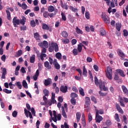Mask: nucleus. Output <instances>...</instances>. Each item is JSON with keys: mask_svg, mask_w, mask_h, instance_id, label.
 Returning a JSON list of instances; mask_svg holds the SVG:
<instances>
[{"mask_svg": "<svg viewBox=\"0 0 128 128\" xmlns=\"http://www.w3.org/2000/svg\"><path fill=\"white\" fill-rule=\"evenodd\" d=\"M106 74L108 80H112V67L110 66L106 67Z\"/></svg>", "mask_w": 128, "mask_h": 128, "instance_id": "obj_1", "label": "nucleus"}, {"mask_svg": "<svg viewBox=\"0 0 128 128\" xmlns=\"http://www.w3.org/2000/svg\"><path fill=\"white\" fill-rule=\"evenodd\" d=\"M54 50L56 52H58V45L56 43H52L51 45L49 46L48 52H52Z\"/></svg>", "mask_w": 128, "mask_h": 128, "instance_id": "obj_2", "label": "nucleus"}, {"mask_svg": "<svg viewBox=\"0 0 128 128\" xmlns=\"http://www.w3.org/2000/svg\"><path fill=\"white\" fill-rule=\"evenodd\" d=\"M95 110H96V122H98V124H100V122H102L104 118L102 116L98 115V109L96 108V107H95Z\"/></svg>", "mask_w": 128, "mask_h": 128, "instance_id": "obj_3", "label": "nucleus"}, {"mask_svg": "<svg viewBox=\"0 0 128 128\" xmlns=\"http://www.w3.org/2000/svg\"><path fill=\"white\" fill-rule=\"evenodd\" d=\"M98 84H99V88L100 90H102L104 92H106V90H108V88L106 87V82L100 80Z\"/></svg>", "mask_w": 128, "mask_h": 128, "instance_id": "obj_4", "label": "nucleus"}, {"mask_svg": "<svg viewBox=\"0 0 128 128\" xmlns=\"http://www.w3.org/2000/svg\"><path fill=\"white\" fill-rule=\"evenodd\" d=\"M20 20L18 19V16H14L12 19V24L14 28H16L17 25L20 24Z\"/></svg>", "mask_w": 128, "mask_h": 128, "instance_id": "obj_5", "label": "nucleus"}, {"mask_svg": "<svg viewBox=\"0 0 128 128\" xmlns=\"http://www.w3.org/2000/svg\"><path fill=\"white\" fill-rule=\"evenodd\" d=\"M38 46L40 48H48V42H47L46 40H44L43 42H41L38 44Z\"/></svg>", "mask_w": 128, "mask_h": 128, "instance_id": "obj_6", "label": "nucleus"}, {"mask_svg": "<svg viewBox=\"0 0 128 128\" xmlns=\"http://www.w3.org/2000/svg\"><path fill=\"white\" fill-rule=\"evenodd\" d=\"M52 82V80L50 78H48L44 80V84L45 86H50Z\"/></svg>", "mask_w": 128, "mask_h": 128, "instance_id": "obj_7", "label": "nucleus"}, {"mask_svg": "<svg viewBox=\"0 0 128 128\" xmlns=\"http://www.w3.org/2000/svg\"><path fill=\"white\" fill-rule=\"evenodd\" d=\"M115 106H116V108L118 112H120V114H124V110L120 108V104L116 103L115 104Z\"/></svg>", "mask_w": 128, "mask_h": 128, "instance_id": "obj_8", "label": "nucleus"}, {"mask_svg": "<svg viewBox=\"0 0 128 128\" xmlns=\"http://www.w3.org/2000/svg\"><path fill=\"white\" fill-rule=\"evenodd\" d=\"M60 92H63V94H66V92H68V86H62L60 88Z\"/></svg>", "mask_w": 128, "mask_h": 128, "instance_id": "obj_9", "label": "nucleus"}, {"mask_svg": "<svg viewBox=\"0 0 128 128\" xmlns=\"http://www.w3.org/2000/svg\"><path fill=\"white\" fill-rule=\"evenodd\" d=\"M102 20H104L106 24H110V18L106 15H102Z\"/></svg>", "mask_w": 128, "mask_h": 128, "instance_id": "obj_10", "label": "nucleus"}, {"mask_svg": "<svg viewBox=\"0 0 128 128\" xmlns=\"http://www.w3.org/2000/svg\"><path fill=\"white\" fill-rule=\"evenodd\" d=\"M34 36L37 42H40V35L36 32L34 34Z\"/></svg>", "mask_w": 128, "mask_h": 128, "instance_id": "obj_11", "label": "nucleus"}, {"mask_svg": "<svg viewBox=\"0 0 128 128\" xmlns=\"http://www.w3.org/2000/svg\"><path fill=\"white\" fill-rule=\"evenodd\" d=\"M2 70V76L1 78L4 79L6 78V68H1Z\"/></svg>", "mask_w": 128, "mask_h": 128, "instance_id": "obj_12", "label": "nucleus"}, {"mask_svg": "<svg viewBox=\"0 0 128 128\" xmlns=\"http://www.w3.org/2000/svg\"><path fill=\"white\" fill-rule=\"evenodd\" d=\"M122 90L123 92L124 93V94H126V96H128V90L126 86L124 85L122 86Z\"/></svg>", "mask_w": 128, "mask_h": 128, "instance_id": "obj_13", "label": "nucleus"}, {"mask_svg": "<svg viewBox=\"0 0 128 128\" xmlns=\"http://www.w3.org/2000/svg\"><path fill=\"white\" fill-rule=\"evenodd\" d=\"M38 76H40V70H37L35 74L33 76L34 80H38Z\"/></svg>", "mask_w": 128, "mask_h": 128, "instance_id": "obj_14", "label": "nucleus"}, {"mask_svg": "<svg viewBox=\"0 0 128 128\" xmlns=\"http://www.w3.org/2000/svg\"><path fill=\"white\" fill-rule=\"evenodd\" d=\"M44 66L48 70H52V66L50 65V62L48 61L44 62Z\"/></svg>", "mask_w": 128, "mask_h": 128, "instance_id": "obj_15", "label": "nucleus"}, {"mask_svg": "<svg viewBox=\"0 0 128 128\" xmlns=\"http://www.w3.org/2000/svg\"><path fill=\"white\" fill-rule=\"evenodd\" d=\"M116 72H118V74H120V76L122 78H124V76H126V74H124V71H122V70L120 69H117L116 70Z\"/></svg>", "mask_w": 128, "mask_h": 128, "instance_id": "obj_16", "label": "nucleus"}, {"mask_svg": "<svg viewBox=\"0 0 128 128\" xmlns=\"http://www.w3.org/2000/svg\"><path fill=\"white\" fill-rule=\"evenodd\" d=\"M85 104H87L88 106L90 104V97L86 96L85 98Z\"/></svg>", "mask_w": 128, "mask_h": 128, "instance_id": "obj_17", "label": "nucleus"}, {"mask_svg": "<svg viewBox=\"0 0 128 128\" xmlns=\"http://www.w3.org/2000/svg\"><path fill=\"white\" fill-rule=\"evenodd\" d=\"M26 18L24 16H23L22 19L20 20V24H22V26H24V24H26Z\"/></svg>", "mask_w": 128, "mask_h": 128, "instance_id": "obj_18", "label": "nucleus"}, {"mask_svg": "<svg viewBox=\"0 0 128 128\" xmlns=\"http://www.w3.org/2000/svg\"><path fill=\"white\" fill-rule=\"evenodd\" d=\"M76 34H82L84 33L82 32V30L80 28H78V26H76Z\"/></svg>", "mask_w": 128, "mask_h": 128, "instance_id": "obj_19", "label": "nucleus"}, {"mask_svg": "<svg viewBox=\"0 0 128 128\" xmlns=\"http://www.w3.org/2000/svg\"><path fill=\"white\" fill-rule=\"evenodd\" d=\"M80 116H82V114H80V112H78L76 114V120L78 122L80 120Z\"/></svg>", "mask_w": 128, "mask_h": 128, "instance_id": "obj_20", "label": "nucleus"}, {"mask_svg": "<svg viewBox=\"0 0 128 128\" xmlns=\"http://www.w3.org/2000/svg\"><path fill=\"white\" fill-rule=\"evenodd\" d=\"M42 30H50V27H48V24H46L44 23H43L42 24Z\"/></svg>", "mask_w": 128, "mask_h": 128, "instance_id": "obj_21", "label": "nucleus"}, {"mask_svg": "<svg viewBox=\"0 0 128 128\" xmlns=\"http://www.w3.org/2000/svg\"><path fill=\"white\" fill-rule=\"evenodd\" d=\"M62 116H63L64 118H68V116H66V111H64V108L63 106L62 107Z\"/></svg>", "mask_w": 128, "mask_h": 128, "instance_id": "obj_22", "label": "nucleus"}, {"mask_svg": "<svg viewBox=\"0 0 128 128\" xmlns=\"http://www.w3.org/2000/svg\"><path fill=\"white\" fill-rule=\"evenodd\" d=\"M88 74V70H86V66H83V71H82V74L85 78H86Z\"/></svg>", "mask_w": 128, "mask_h": 128, "instance_id": "obj_23", "label": "nucleus"}, {"mask_svg": "<svg viewBox=\"0 0 128 128\" xmlns=\"http://www.w3.org/2000/svg\"><path fill=\"white\" fill-rule=\"evenodd\" d=\"M48 10L49 12H52L54 11V7L52 6H48Z\"/></svg>", "mask_w": 128, "mask_h": 128, "instance_id": "obj_24", "label": "nucleus"}, {"mask_svg": "<svg viewBox=\"0 0 128 128\" xmlns=\"http://www.w3.org/2000/svg\"><path fill=\"white\" fill-rule=\"evenodd\" d=\"M35 61H36V55L33 54V55L30 58V62L31 64H34Z\"/></svg>", "mask_w": 128, "mask_h": 128, "instance_id": "obj_25", "label": "nucleus"}, {"mask_svg": "<svg viewBox=\"0 0 128 128\" xmlns=\"http://www.w3.org/2000/svg\"><path fill=\"white\" fill-rule=\"evenodd\" d=\"M43 94H44L45 96H48L50 94V91H48V89L45 88L43 90Z\"/></svg>", "mask_w": 128, "mask_h": 128, "instance_id": "obj_26", "label": "nucleus"}, {"mask_svg": "<svg viewBox=\"0 0 128 128\" xmlns=\"http://www.w3.org/2000/svg\"><path fill=\"white\" fill-rule=\"evenodd\" d=\"M61 35L63 38H68V34L67 33L66 31H63L61 32Z\"/></svg>", "mask_w": 128, "mask_h": 128, "instance_id": "obj_27", "label": "nucleus"}, {"mask_svg": "<svg viewBox=\"0 0 128 128\" xmlns=\"http://www.w3.org/2000/svg\"><path fill=\"white\" fill-rule=\"evenodd\" d=\"M79 92L82 96H84V88H79Z\"/></svg>", "mask_w": 128, "mask_h": 128, "instance_id": "obj_28", "label": "nucleus"}, {"mask_svg": "<svg viewBox=\"0 0 128 128\" xmlns=\"http://www.w3.org/2000/svg\"><path fill=\"white\" fill-rule=\"evenodd\" d=\"M119 102H120V106H122L123 108H124L126 106V105H124V99L122 98H120V100H119Z\"/></svg>", "mask_w": 128, "mask_h": 128, "instance_id": "obj_29", "label": "nucleus"}, {"mask_svg": "<svg viewBox=\"0 0 128 128\" xmlns=\"http://www.w3.org/2000/svg\"><path fill=\"white\" fill-rule=\"evenodd\" d=\"M56 57L58 58V60H62V54H60V52L56 53Z\"/></svg>", "mask_w": 128, "mask_h": 128, "instance_id": "obj_30", "label": "nucleus"}, {"mask_svg": "<svg viewBox=\"0 0 128 128\" xmlns=\"http://www.w3.org/2000/svg\"><path fill=\"white\" fill-rule=\"evenodd\" d=\"M15 84L16 86H18L19 90H22V84L20 82H16Z\"/></svg>", "mask_w": 128, "mask_h": 128, "instance_id": "obj_31", "label": "nucleus"}, {"mask_svg": "<svg viewBox=\"0 0 128 128\" xmlns=\"http://www.w3.org/2000/svg\"><path fill=\"white\" fill-rule=\"evenodd\" d=\"M6 13L7 16V18L8 20H10V12L8 11V10H6Z\"/></svg>", "mask_w": 128, "mask_h": 128, "instance_id": "obj_32", "label": "nucleus"}, {"mask_svg": "<svg viewBox=\"0 0 128 128\" xmlns=\"http://www.w3.org/2000/svg\"><path fill=\"white\" fill-rule=\"evenodd\" d=\"M22 84L24 88H28V83L25 80L22 81Z\"/></svg>", "mask_w": 128, "mask_h": 128, "instance_id": "obj_33", "label": "nucleus"}, {"mask_svg": "<svg viewBox=\"0 0 128 128\" xmlns=\"http://www.w3.org/2000/svg\"><path fill=\"white\" fill-rule=\"evenodd\" d=\"M100 35L102 36H104L106 35V30H104V28H100Z\"/></svg>", "mask_w": 128, "mask_h": 128, "instance_id": "obj_34", "label": "nucleus"}, {"mask_svg": "<svg viewBox=\"0 0 128 128\" xmlns=\"http://www.w3.org/2000/svg\"><path fill=\"white\" fill-rule=\"evenodd\" d=\"M114 118L116 120V122H120V116H118V113H116L115 114Z\"/></svg>", "mask_w": 128, "mask_h": 128, "instance_id": "obj_35", "label": "nucleus"}, {"mask_svg": "<svg viewBox=\"0 0 128 128\" xmlns=\"http://www.w3.org/2000/svg\"><path fill=\"white\" fill-rule=\"evenodd\" d=\"M69 8L70 10H72V12H78V8H76L72 6H70Z\"/></svg>", "mask_w": 128, "mask_h": 128, "instance_id": "obj_36", "label": "nucleus"}, {"mask_svg": "<svg viewBox=\"0 0 128 128\" xmlns=\"http://www.w3.org/2000/svg\"><path fill=\"white\" fill-rule=\"evenodd\" d=\"M120 28H122V25L119 23L116 24V28L118 32H120Z\"/></svg>", "mask_w": 128, "mask_h": 128, "instance_id": "obj_37", "label": "nucleus"}, {"mask_svg": "<svg viewBox=\"0 0 128 128\" xmlns=\"http://www.w3.org/2000/svg\"><path fill=\"white\" fill-rule=\"evenodd\" d=\"M61 16L62 20H64V22H66V14L64 12H62Z\"/></svg>", "mask_w": 128, "mask_h": 128, "instance_id": "obj_38", "label": "nucleus"}, {"mask_svg": "<svg viewBox=\"0 0 128 128\" xmlns=\"http://www.w3.org/2000/svg\"><path fill=\"white\" fill-rule=\"evenodd\" d=\"M118 56H120V58H124V52H122V50H120L118 51Z\"/></svg>", "mask_w": 128, "mask_h": 128, "instance_id": "obj_39", "label": "nucleus"}, {"mask_svg": "<svg viewBox=\"0 0 128 128\" xmlns=\"http://www.w3.org/2000/svg\"><path fill=\"white\" fill-rule=\"evenodd\" d=\"M106 124L107 126H110L112 124V121L110 120H107L106 122Z\"/></svg>", "mask_w": 128, "mask_h": 128, "instance_id": "obj_40", "label": "nucleus"}, {"mask_svg": "<svg viewBox=\"0 0 128 128\" xmlns=\"http://www.w3.org/2000/svg\"><path fill=\"white\" fill-rule=\"evenodd\" d=\"M78 52H82V45H78Z\"/></svg>", "mask_w": 128, "mask_h": 128, "instance_id": "obj_41", "label": "nucleus"}, {"mask_svg": "<svg viewBox=\"0 0 128 128\" xmlns=\"http://www.w3.org/2000/svg\"><path fill=\"white\" fill-rule=\"evenodd\" d=\"M114 79L115 80H120V76H118V72L114 73Z\"/></svg>", "mask_w": 128, "mask_h": 128, "instance_id": "obj_42", "label": "nucleus"}, {"mask_svg": "<svg viewBox=\"0 0 128 128\" xmlns=\"http://www.w3.org/2000/svg\"><path fill=\"white\" fill-rule=\"evenodd\" d=\"M72 98H78V94L76 92H72L70 94Z\"/></svg>", "mask_w": 128, "mask_h": 128, "instance_id": "obj_43", "label": "nucleus"}, {"mask_svg": "<svg viewBox=\"0 0 128 128\" xmlns=\"http://www.w3.org/2000/svg\"><path fill=\"white\" fill-rule=\"evenodd\" d=\"M72 53L74 54V56H78V49L74 48L72 50Z\"/></svg>", "mask_w": 128, "mask_h": 128, "instance_id": "obj_44", "label": "nucleus"}, {"mask_svg": "<svg viewBox=\"0 0 128 128\" xmlns=\"http://www.w3.org/2000/svg\"><path fill=\"white\" fill-rule=\"evenodd\" d=\"M88 120L89 122H90L92 120V114L89 113L88 116Z\"/></svg>", "mask_w": 128, "mask_h": 128, "instance_id": "obj_45", "label": "nucleus"}, {"mask_svg": "<svg viewBox=\"0 0 128 128\" xmlns=\"http://www.w3.org/2000/svg\"><path fill=\"white\" fill-rule=\"evenodd\" d=\"M54 65L56 70H60V64H58V63H56L55 64H54Z\"/></svg>", "mask_w": 128, "mask_h": 128, "instance_id": "obj_46", "label": "nucleus"}, {"mask_svg": "<svg viewBox=\"0 0 128 128\" xmlns=\"http://www.w3.org/2000/svg\"><path fill=\"white\" fill-rule=\"evenodd\" d=\"M24 114L26 118H28V114H30V111L28 110L26 108L24 109Z\"/></svg>", "mask_w": 128, "mask_h": 128, "instance_id": "obj_47", "label": "nucleus"}, {"mask_svg": "<svg viewBox=\"0 0 128 128\" xmlns=\"http://www.w3.org/2000/svg\"><path fill=\"white\" fill-rule=\"evenodd\" d=\"M43 16L44 18H48L50 16V14H48V12L45 11L43 14Z\"/></svg>", "mask_w": 128, "mask_h": 128, "instance_id": "obj_48", "label": "nucleus"}, {"mask_svg": "<svg viewBox=\"0 0 128 128\" xmlns=\"http://www.w3.org/2000/svg\"><path fill=\"white\" fill-rule=\"evenodd\" d=\"M34 50L36 52V54L37 56H40V51L38 50L36 48L34 47Z\"/></svg>", "mask_w": 128, "mask_h": 128, "instance_id": "obj_49", "label": "nucleus"}, {"mask_svg": "<svg viewBox=\"0 0 128 128\" xmlns=\"http://www.w3.org/2000/svg\"><path fill=\"white\" fill-rule=\"evenodd\" d=\"M70 102H71L72 104H73V106H76V99L72 98L70 100Z\"/></svg>", "mask_w": 128, "mask_h": 128, "instance_id": "obj_50", "label": "nucleus"}, {"mask_svg": "<svg viewBox=\"0 0 128 128\" xmlns=\"http://www.w3.org/2000/svg\"><path fill=\"white\" fill-rule=\"evenodd\" d=\"M22 50H19L16 52V56H17L18 58V56H22Z\"/></svg>", "mask_w": 128, "mask_h": 128, "instance_id": "obj_51", "label": "nucleus"}, {"mask_svg": "<svg viewBox=\"0 0 128 128\" xmlns=\"http://www.w3.org/2000/svg\"><path fill=\"white\" fill-rule=\"evenodd\" d=\"M62 42H63V44H68V42H70V40L66 38L65 40H62Z\"/></svg>", "mask_w": 128, "mask_h": 128, "instance_id": "obj_52", "label": "nucleus"}, {"mask_svg": "<svg viewBox=\"0 0 128 128\" xmlns=\"http://www.w3.org/2000/svg\"><path fill=\"white\" fill-rule=\"evenodd\" d=\"M12 116L13 118H16L18 116V112L16 110H14L12 113Z\"/></svg>", "mask_w": 128, "mask_h": 128, "instance_id": "obj_53", "label": "nucleus"}, {"mask_svg": "<svg viewBox=\"0 0 128 128\" xmlns=\"http://www.w3.org/2000/svg\"><path fill=\"white\" fill-rule=\"evenodd\" d=\"M4 92H6V94H12V90H8L6 88H4L3 90Z\"/></svg>", "mask_w": 128, "mask_h": 128, "instance_id": "obj_54", "label": "nucleus"}, {"mask_svg": "<svg viewBox=\"0 0 128 128\" xmlns=\"http://www.w3.org/2000/svg\"><path fill=\"white\" fill-rule=\"evenodd\" d=\"M30 24L32 28H34L36 26V21L34 20H32L30 22Z\"/></svg>", "mask_w": 128, "mask_h": 128, "instance_id": "obj_55", "label": "nucleus"}, {"mask_svg": "<svg viewBox=\"0 0 128 128\" xmlns=\"http://www.w3.org/2000/svg\"><path fill=\"white\" fill-rule=\"evenodd\" d=\"M22 10H26V8H28V6L26 4V2H24L22 3Z\"/></svg>", "mask_w": 128, "mask_h": 128, "instance_id": "obj_56", "label": "nucleus"}, {"mask_svg": "<svg viewBox=\"0 0 128 128\" xmlns=\"http://www.w3.org/2000/svg\"><path fill=\"white\" fill-rule=\"evenodd\" d=\"M94 82L96 86H98V84L100 82H98V77H96V76L94 77Z\"/></svg>", "mask_w": 128, "mask_h": 128, "instance_id": "obj_57", "label": "nucleus"}, {"mask_svg": "<svg viewBox=\"0 0 128 128\" xmlns=\"http://www.w3.org/2000/svg\"><path fill=\"white\" fill-rule=\"evenodd\" d=\"M91 100H92V102H94V104H96L97 102H96V97L94 96H91Z\"/></svg>", "mask_w": 128, "mask_h": 128, "instance_id": "obj_58", "label": "nucleus"}, {"mask_svg": "<svg viewBox=\"0 0 128 128\" xmlns=\"http://www.w3.org/2000/svg\"><path fill=\"white\" fill-rule=\"evenodd\" d=\"M76 70L79 73L80 76H82V70H80V68H78L76 69Z\"/></svg>", "mask_w": 128, "mask_h": 128, "instance_id": "obj_59", "label": "nucleus"}, {"mask_svg": "<svg viewBox=\"0 0 128 128\" xmlns=\"http://www.w3.org/2000/svg\"><path fill=\"white\" fill-rule=\"evenodd\" d=\"M46 96H43V100H44L46 104H48V98H46Z\"/></svg>", "mask_w": 128, "mask_h": 128, "instance_id": "obj_60", "label": "nucleus"}, {"mask_svg": "<svg viewBox=\"0 0 128 128\" xmlns=\"http://www.w3.org/2000/svg\"><path fill=\"white\" fill-rule=\"evenodd\" d=\"M85 16L87 20H90V13L86 12L85 13Z\"/></svg>", "mask_w": 128, "mask_h": 128, "instance_id": "obj_61", "label": "nucleus"}, {"mask_svg": "<svg viewBox=\"0 0 128 128\" xmlns=\"http://www.w3.org/2000/svg\"><path fill=\"white\" fill-rule=\"evenodd\" d=\"M124 36H128V32L126 30H123Z\"/></svg>", "mask_w": 128, "mask_h": 128, "instance_id": "obj_62", "label": "nucleus"}, {"mask_svg": "<svg viewBox=\"0 0 128 128\" xmlns=\"http://www.w3.org/2000/svg\"><path fill=\"white\" fill-rule=\"evenodd\" d=\"M98 115H99V114H104V110L102 109H100V110H98Z\"/></svg>", "mask_w": 128, "mask_h": 128, "instance_id": "obj_63", "label": "nucleus"}, {"mask_svg": "<svg viewBox=\"0 0 128 128\" xmlns=\"http://www.w3.org/2000/svg\"><path fill=\"white\" fill-rule=\"evenodd\" d=\"M86 62H92V58L90 57H88L86 58Z\"/></svg>", "mask_w": 128, "mask_h": 128, "instance_id": "obj_64", "label": "nucleus"}]
</instances>
